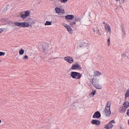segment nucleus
Wrapping results in <instances>:
<instances>
[{"mask_svg":"<svg viewBox=\"0 0 129 129\" xmlns=\"http://www.w3.org/2000/svg\"><path fill=\"white\" fill-rule=\"evenodd\" d=\"M92 83L97 89H102V86L99 85V79L94 77L92 80Z\"/></svg>","mask_w":129,"mask_h":129,"instance_id":"nucleus-1","label":"nucleus"},{"mask_svg":"<svg viewBox=\"0 0 129 129\" xmlns=\"http://www.w3.org/2000/svg\"><path fill=\"white\" fill-rule=\"evenodd\" d=\"M71 76L73 79H80L81 78L82 75L80 73L77 72H71Z\"/></svg>","mask_w":129,"mask_h":129,"instance_id":"nucleus-2","label":"nucleus"},{"mask_svg":"<svg viewBox=\"0 0 129 129\" xmlns=\"http://www.w3.org/2000/svg\"><path fill=\"white\" fill-rule=\"evenodd\" d=\"M109 101H108L107 102V104L105 106V113L106 116H109V115H110L111 112H110V104H109ZM108 104H109V105H108Z\"/></svg>","mask_w":129,"mask_h":129,"instance_id":"nucleus-3","label":"nucleus"},{"mask_svg":"<svg viewBox=\"0 0 129 129\" xmlns=\"http://www.w3.org/2000/svg\"><path fill=\"white\" fill-rule=\"evenodd\" d=\"M64 60L68 62L70 64H72V63H74V59L73 57L71 56H66L64 57Z\"/></svg>","mask_w":129,"mask_h":129,"instance_id":"nucleus-4","label":"nucleus"},{"mask_svg":"<svg viewBox=\"0 0 129 129\" xmlns=\"http://www.w3.org/2000/svg\"><path fill=\"white\" fill-rule=\"evenodd\" d=\"M71 69L72 70H75L76 69H79V70H82V67H81L79 64L73 65Z\"/></svg>","mask_w":129,"mask_h":129,"instance_id":"nucleus-5","label":"nucleus"},{"mask_svg":"<svg viewBox=\"0 0 129 129\" xmlns=\"http://www.w3.org/2000/svg\"><path fill=\"white\" fill-rule=\"evenodd\" d=\"M30 12L29 11H26L24 14H21L20 17L22 19H27V17L29 16Z\"/></svg>","mask_w":129,"mask_h":129,"instance_id":"nucleus-6","label":"nucleus"},{"mask_svg":"<svg viewBox=\"0 0 129 129\" xmlns=\"http://www.w3.org/2000/svg\"><path fill=\"white\" fill-rule=\"evenodd\" d=\"M101 116L100 112L98 111H96L93 115V118H99Z\"/></svg>","mask_w":129,"mask_h":129,"instance_id":"nucleus-7","label":"nucleus"},{"mask_svg":"<svg viewBox=\"0 0 129 129\" xmlns=\"http://www.w3.org/2000/svg\"><path fill=\"white\" fill-rule=\"evenodd\" d=\"M91 123L92 124H95L96 125H99L101 123L100 121L97 120V119H93L91 121Z\"/></svg>","mask_w":129,"mask_h":129,"instance_id":"nucleus-8","label":"nucleus"},{"mask_svg":"<svg viewBox=\"0 0 129 129\" xmlns=\"http://www.w3.org/2000/svg\"><path fill=\"white\" fill-rule=\"evenodd\" d=\"M105 30L106 32H109V33H110V32H111L110 26L107 23H106V25H105Z\"/></svg>","mask_w":129,"mask_h":129,"instance_id":"nucleus-9","label":"nucleus"},{"mask_svg":"<svg viewBox=\"0 0 129 129\" xmlns=\"http://www.w3.org/2000/svg\"><path fill=\"white\" fill-rule=\"evenodd\" d=\"M64 27L67 29L70 34H72V28H71L70 26L65 24Z\"/></svg>","mask_w":129,"mask_h":129,"instance_id":"nucleus-10","label":"nucleus"},{"mask_svg":"<svg viewBox=\"0 0 129 129\" xmlns=\"http://www.w3.org/2000/svg\"><path fill=\"white\" fill-rule=\"evenodd\" d=\"M14 25L17 27L23 28L24 22H15Z\"/></svg>","mask_w":129,"mask_h":129,"instance_id":"nucleus-11","label":"nucleus"},{"mask_svg":"<svg viewBox=\"0 0 129 129\" xmlns=\"http://www.w3.org/2000/svg\"><path fill=\"white\" fill-rule=\"evenodd\" d=\"M113 124H110V123H108V124H106L105 125V126L104 127V128L105 129H112L113 127Z\"/></svg>","mask_w":129,"mask_h":129,"instance_id":"nucleus-12","label":"nucleus"},{"mask_svg":"<svg viewBox=\"0 0 129 129\" xmlns=\"http://www.w3.org/2000/svg\"><path fill=\"white\" fill-rule=\"evenodd\" d=\"M66 20H73L74 19V15H69L65 16Z\"/></svg>","mask_w":129,"mask_h":129,"instance_id":"nucleus-13","label":"nucleus"},{"mask_svg":"<svg viewBox=\"0 0 129 129\" xmlns=\"http://www.w3.org/2000/svg\"><path fill=\"white\" fill-rule=\"evenodd\" d=\"M59 14H60L59 17L60 18H62V19H63V18L65 17L63 15H65V10H64V9H60Z\"/></svg>","mask_w":129,"mask_h":129,"instance_id":"nucleus-14","label":"nucleus"},{"mask_svg":"<svg viewBox=\"0 0 129 129\" xmlns=\"http://www.w3.org/2000/svg\"><path fill=\"white\" fill-rule=\"evenodd\" d=\"M79 21V22H80V25H81V19H79V18H78V17H75V18H74V22L75 23H77V22H78Z\"/></svg>","mask_w":129,"mask_h":129,"instance_id":"nucleus-15","label":"nucleus"},{"mask_svg":"<svg viewBox=\"0 0 129 129\" xmlns=\"http://www.w3.org/2000/svg\"><path fill=\"white\" fill-rule=\"evenodd\" d=\"M30 24L28 22H23V28H29Z\"/></svg>","mask_w":129,"mask_h":129,"instance_id":"nucleus-16","label":"nucleus"},{"mask_svg":"<svg viewBox=\"0 0 129 129\" xmlns=\"http://www.w3.org/2000/svg\"><path fill=\"white\" fill-rule=\"evenodd\" d=\"M123 105L124 107L127 108L128 107H129V102L127 101L125 102H124Z\"/></svg>","mask_w":129,"mask_h":129,"instance_id":"nucleus-17","label":"nucleus"},{"mask_svg":"<svg viewBox=\"0 0 129 129\" xmlns=\"http://www.w3.org/2000/svg\"><path fill=\"white\" fill-rule=\"evenodd\" d=\"M52 21H46L45 23L44 24L45 26H51L52 25Z\"/></svg>","mask_w":129,"mask_h":129,"instance_id":"nucleus-18","label":"nucleus"},{"mask_svg":"<svg viewBox=\"0 0 129 129\" xmlns=\"http://www.w3.org/2000/svg\"><path fill=\"white\" fill-rule=\"evenodd\" d=\"M99 75H101V73H99V72H95L94 73V76L96 77V76H99Z\"/></svg>","mask_w":129,"mask_h":129,"instance_id":"nucleus-19","label":"nucleus"},{"mask_svg":"<svg viewBox=\"0 0 129 129\" xmlns=\"http://www.w3.org/2000/svg\"><path fill=\"white\" fill-rule=\"evenodd\" d=\"M76 25V23H75L74 21H71L70 22V26H71V27H74V26H75Z\"/></svg>","mask_w":129,"mask_h":129,"instance_id":"nucleus-20","label":"nucleus"},{"mask_svg":"<svg viewBox=\"0 0 129 129\" xmlns=\"http://www.w3.org/2000/svg\"><path fill=\"white\" fill-rule=\"evenodd\" d=\"M24 53H25V50L23 48H21L19 50V54L20 55H24Z\"/></svg>","mask_w":129,"mask_h":129,"instance_id":"nucleus-21","label":"nucleus"},{"mask_svg":"<svg viewBox=\"0 0 129 129\" xmlns=\"http://www.w3.org/2000/svg\"><path fill=\"white\" fill-rule=\"evenodd\" d=\"M55 10L56 11V14H59L60 11H61V9L59 8H56L55 9Z\"/></svg>","mask_w":129,"mask_h":129,"instance_id":"nucleus-22","label":"nucleus"},{"mask_svg":"<svg viewBox=\"0 0 129 129\" xmlns=\"http://www.w3.org/2000/svg\"><path fill=\"white\" fill-rule=\"evenodd\" d=\"M129 97V90H127L126 93H125V98Z\"/></svg>","mask_w":129,"mask_h":129,"instance_id":"nucleus-23","label":"nucleus"},{"mask_svg":"<svg viewBox=\"0 0 129 129\" xmlns=\"http://www.w3.org/2000/svg\"><path fill=\"white\" fill-rule=\"evenodd\" d=\"M108 46H109L110 45V37H109L108 39H107V42Z\"/></svg>","mask_w":129,"mask_h":129,"instance_id":"nucleus-24","label":"nucleus"},{"mask_svg":"<svg viewBox=\"0 0 129 129\" xmlns=\"http://www.w3.org/2000/svg\"><path fill=\"white\" fill-rule=\"evenodd\" d=\"M96 93V91L94 90L92 91V92L91 93V95H92V96L95 95V93Z\"/></svg>","mask_w":129,"mask_h":129,"instance_id":"nucleus-25","label":"nucleus"},{"mask_svg":"<svg viewBox=\"0 0 129 129\" xmlns=\"http://www.w3.org/2000/svg\"><path fill=\"white\" fill-rule=\"evenodd\" d=\"M6 55V52L0 51V56H5Z\"/></svg>","mask_w":129,"mask_h":129,"instance_id":"nucleus-26","label":"nucleus"},{"mask_svg":"<svg viewBox=\"0 0 129 129\" xmlns=\"http://www.w3.org/2000/svg\"><path fill=\"white\" fill-rule=\"evenodd\" d=\"M126 110V109L125 107V108H122L121 109V111L122 112H125Z\"/></svg>","mask_w":129,"mask_h":129,"instance_id":"nucleus-27","label":"nucleus"},{"mask_svg":"<svg viewBox=\"0 0 129 129\" xmlns=\"http://www.w3.org/2000/svg\"><path fill=\"white\" fill-rule=\"evenodd\" d=\"M23 59H24L25 60H28L29 59V58L28 57V55H25Z\"/></svg>","mask_w":129,"mask_h":129,"instance_id":"nucleus-28","label":"nucleus"},{"mask_svg":"<svg viewBox=\"0 0 129 129\" xmlns=\"http://www.w3.org/2000/svg\"><path fill=\"white\" fill-rule=\"evenodd\" d=\"M109 123H110V124H112V123H115V121H114V120H112L109 122Z\"/></svg>","mask_w":129,"mask_h":129,"instance_id":"nucleus-29","label":"nucleus"},{"mask_svg":"<svg viewBox=\"0 0 129 129\" xmlns=\"http://www.w3.org/2000/svg\"><path fill=\"white\" fill-rule=\"evenodd\" d=\"M42 52H46V48H45V47H44L43 46H42Z\"/></svg>","mask_w":129,"mask_h":129,"instance_id":"nucleus-30","label":"nucleus"},{"mask_svg":"<svg viewBox=\"0 0 129 129\" xmlns=\"http://www.w3.org/2000/svg\"><path fill=\"white\" fill-rule=\"evenodd\" d=\"M120 4H124V0H121Z\"/></svg>","mask_w":129,"mask_h":129,"instance_id":"nucleus-31","label":"nucleus"},{"mask_svg":"<svg viewBox=\"0 0 129 129\" xmlns=\"http://www.w3.org/2000/svg\"><path fill=\"white\" fill-rule=\"evenodd\" d=\"M122 32L123 34H125V31H124V28H122Z\"/></svg>","mask_w":129,"mask_h":129,"instance_id":"nucleus-32","label":"nucleus"},{"mask_svg":"<svg viewBox=\"0 0 129 129\" xmlns=\"http://www.w3.org/2000/svg\"><path fill=\"white\" fill-rule=\"evenodd\" d=\"M126 114L128 115V116H129V108L127 110Z\"/></svg>","mask_w":129,"mask_h":129,"instance_id":"nucleus-33","label":"nucleus"},{"mask_svg":"<svg viewBox=\"0 0 129 129\" xmlns=\"http://www.w3.org/2000/svg\"><path fill=\"white\" fill-rule=\"evenodd\" d=\"M118 8L119 9H121V6H119V7H118L117 8H116V11H117V10H118Z\"/></svg>","mask_w":129,"mask_h":129,"instance_id":"nucleus-34","label":"nucleus"},{"mask_svg":"<svg viewBox=\"0 0 129 129\" xmlns=\"http://www.w3.org/2000/svg\"><path fill=\"white\" fill-rule=\"evenodd\" d=\"M3 32H4V30H3V29L0 28V34L1 33H3Z\"/></svg>","mask_w":129,"mask_h":129,"instance_id":"nucleus-35","label":"nucleus"},{"mask_svg":"<svg viewBox=\"0 0 129 129\" xmlns=\"http://www.w3.org/2000/svg\"><path fill=\"white\" fill-rule=\"evenodd\" d=\"M125 56H126V54H125V53H123V54H122V57H125Z\"/></svg>","mask_w":129,"mask_h":129,"instance_id":"nucleus-36","label":"nucleus"},{"mask_svg":"<svg viewBox=\"0 0 129 129\" xmlns=\"http://www.w3.org/2000/svg\"><path fill=\"white\" fill-rule=\"evenodd\" d=\"M4 11L6 12V11H8V8H5V9H4Z\"/></svg>","mask_w":129,"mask_h":129,"instance_id":"nucleus-37","label":"nucleus"},{"mask_svg":"<svg viewBox=\"0 0 129 129\" xmlns=\"http://www.w3.org/2000/svg\"><path fill=\"white\" fill-rule=\"evenodd\" d=\"M93 31L94 33H95V32H96V31L94 29V28H93Z\"/></svg>","mask_w":129,"mask_h":129,"instance_id":"nucleus-38","label":"nucleus"},{"mask_svg":"<svg viewBox=\"0 0 129 129\" xmlns=\"http://www.w3.org/2000/svg\"><path fill=\"white\" fill-rule=\"evenodd\" d=\"M103 25H106V23L104 21L103 22Z\"/></svg>","mask_w":129,"mask_h":129,"instance_id":"nucleus-39","label":"nucleus"},{"mask_svg":"<svg viewBox=\"0 0 129 129\" xmlns=\"http://www.w3.org/2000/svg\"><path fill=\"white\" fill-rule=\"evenodd\" d=\"M97 34H98V35H99L100 36V35H101V34H100V32H97Z\"/></svg>","mask_w":129,"mask_h":129,"instance_id":"nucleus-40","label":"nucleus"},{"mask_svg":"<svg viewBox=\"0 0 129 129\" xmlns=\"http://www.w3.org/2000/svg\"><path fill=\"white\" fill-rule=\"evenodd\" d=\"M96 31H97V32H99V29H97L96 30Z\"/></svg>","mask_w":129,"mask_h":129,"instance_id":"nucleus-41","label":"nucleus"},{"mask_svg":"<svg viewBox=\"0 0 129 129\" xmlns=\"http://www.w3.org/2000/svg\"><path fill=\"white\" fill-rule=\"evenodd\" d=\"M2 122V120L0 119V123Z\"/></svg>","mask_w":129,"mask_h":129,"instance_id":"nucleus-42","label":"nucleus"},{"mask_svg":"<svg viewBox=\"0 0 129 129\" xmlns=\"http://www.w3.org/2000/svg\"><path fill=\"white\" fill-rule=\"evenodd\" d=\"M116 2H118V1H119V0H115Z\"/></svg>","mask_w":129,"mask_h":129,"instance_id":"nucleus-43","label":"nucleus"},{"mask_svg":"<svg viewBox=\"0 0 129 129\" xmlns=\"http://www.w3.org/2000/svg\"><path fill=\"white\" fill-rule=\"evenodd\" d=\"M80 47H81V46H80Z\"/></svg>","mask_w":129,"mask_h":129,"instance_id":"nucleus-44","label":"nucleus"},{"mask_svg":"<svg viewBox=\"0 0 129 129\" xmlns=\"http://www.w3.org/2000/svg\"><path fill=\"white\" fill-rule=\"evenodd\" d=\"M1 62V60H0V62Z\"/></svg>","mask_w":129,"mask_h":129,"instance_id":"nucleus-45","label":"nucleus"},{"mask_svg":"<svg viewBox=\"0 0 129 129\" xmlns=\"http://www.w3.org/2000/svg\"><path fill=\"white\" fill-rule=\"evenodd\" d=\"M128 90H129V89H128Z\"/></svg>","mask_w":129,"mask_h":129,"instance_id":"nucleus-46","label":"nucleus"}]
</instances>
